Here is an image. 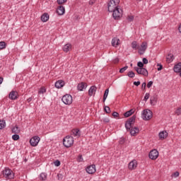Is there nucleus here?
Returning a JSON list of instances; mask_svg holds the SVG:
<instances>
[{
  "instance_id": "36",
  "label": "nucleus",
  "mask_w": 181,
  "mask_h": 181,
  "mask_svg": "<svg viewBox=\"0 0 181 181\" xmlns=\"http://www.w3.org/2000/svg\"><path fill=\"white\" fill-rule=\"evenodd\" d=\"M6 47V43L5 42H0V50L5 49Z\"/></svg>"
},
{
  "instance_id": "55",
  "label": "nucleus",
  "mask_w": 181,
  "mask_h": 181,
  "mask_svg": "<svg viewBox=\"0 0 181 181\" xmlns=\"http://www.w3.org/2000/svg\"><path fill=\"white\" fill-rule=\"evenodd\" d=\"M63 177V175L62 174H58V179L60 180Z\"/></svg>"
},
{
  "instance_id": "2",
  "label": "nucleus",
  "mask_w": 181,
  "mask_h": 181,
  "mask_svg": "<svg viewBox=\"0 0 181 181\" xmlns=\"http://www.w3.org/2000/svg\"><path fill=\"white\" fill-rule=\"evenodd\" d=\"M153 117L152 111L149 109H145L141 112V118L144 121H149V119H151Z\"/></svg>"
},
{
  "instance_id": "52",
  "label": "nucleus",
  "mask_w": 181,
  "mask_h": 181,
  "mask_svg": "<svg viewBox=\"0 0 181 181\" xmlns=\"http://www.w3.org/2000/svg\"><path fill=\"white\" fill-rule=\"evenodd\" d=\"M143 63H144V64H148V60L146 58L143 59Z\"/></svg>"
},
{
  "instance_id": "9",
  "label": "nucleus",
  "mask_w": 181,
  "mask_h": 181,
  "mask_svg": "<svg viewBox=\"0 0 181 181\" xmlns=\"http://www.w3.org/2000/svg\"><path fill=\"white\" fill-rule=\"evenodd\" d=\"M158 156H159V152L158 151V150L154 149L150 151L149 153V158L150 159H152V160H155L158 159Z\"/></svg>"
},
{
  "instance_id": "17",
  "label": "nucleus",
  "mask_w": 181,
  "mask_h": 181,
  "mask_svg": "<svg viewBox=\"0 0 181 181\" xmlns=\"http://www.w3.org/2000/svg\"><path fill=\"white\" fill-rule=\"evenodd\" d=\"M130 134L133 136H135V135L139 134V129L138 127H132L130 129Z\"/></svg>"
},
{
  "instance_id": "24",
  "label": "nucleus",
  "mask_w": 181,
  "mask_h": 181,
  "mask_svg": "<svg viewBox=\"0 0 181 181\" xmlns=\"http://www.w3.org/2000/svg\"><path fill=\"white\" fill-rule=\"evenodd\" d=\"M173 60H175V57H173V54H169L166 57L167 63H172Z\"/></svg>"
},
{
  "instance_id": "38",
  "label": "nucleus",
  "mask_w": 181,
  "mask_h": 181,
  "mask_svg": "<svg viewBox=\"0 0 181 181\" xmlns=\"http://www.w3.org/2000/svg\"><path fill=\"white\" fill-rule=\"evenodd\" d=\"M127 76L130 77V78H134V77H135V73H134V71H129Z\"/></svg>"
},
{
  "instance_id": "43",
  "label": "nucleus",
  "mask_w": 181,
  "mask_h": 181,
  "mask_svg": "<svg viewBox=\"0 0 181 181\" xmlns=\"http://www.w3.org/2000/svg\"><path fill=\"white\" fill-rule=\"evenodd\" d=\"M137 66H138L139 69H142V68H144V63L139 62L137 63Z\"/></svg>"
},
{
  "instance_id": "20",
  "label": "nucleus",
  "mask_w": 181,
  "mask_h": 181,
  "mask_svg": "<svg viewBox=\"0 0 181 181\" xmlns=\"http://www.w3.org/2000/svg\"><path fill=\"white\" fill-rule=\"evenodd\" d=\"M64 86V81L59 80L55 83L56 88H62Z\"/></svg>"
},
{
  "instance_id": "60",
  "label": "nucleus",
  "mask_w": 181,
  "mask_h": 181,
  "mask_svg": "<svg viewBox=\"0 0 181 181\" xmlns=\"http://www.w3.org/2000/svg\"><path fill=\"white\" fill-rule=\"evenodd\" d=\"M93 4H94L93 1H90V5H93Z\"/></svg>"
},
{
  "instance_id": "13",
  "label": "nucleus",
  "mask_w": 181,
  "mask_h": 181,
  "mask_svg": "<svg viewBox=\"0 0 181 181\" xmlns=\"http://www.w3.org/2000/svg\"><path fill=\"white\" fill-rule=\"evenodd\" d=\"M65 12H66V9L63 6H59L57 7V13H58V15L59 16L64 15Z\"/></svg>"
},
{
  "instance_id": "21",
  "label": "nucleus",
  "mask_w": 181,
  "mask_h": 181,
  "mask_svg": "<svg viewBox=\"0 0 181 181\" xmlns=\"http://www.w3.org/2000/svg\"><path fill=\"white\" fill-rule=\"evenodd\" d=\"M150 103L152 105H156V103H158V97H156V95L151 97Z\"/></svg>"
},
{
  "instance_id": "33",
  "label": "nucleus",
  "mask_w": 181,
  "mask_h": 181,
  "mask_svg": "<svg viewBox=\"0 0 181 181\" xmlns=\"http://www.w3.org/2000/svg\"><path fill=\"white\" fill-rule=\"evenodd\" d=\"M135 118H136L135 116H133V117H130L129 119V120L127 121V122H129L132 125H133L134 122H135Z\"/></svg>"
},
{
  "instance_id": "1",
  "label": "nucleus",
  "mask_w": 181,
  "mask_h": 181,
  "mask_svg": "<svg viewBox=\"0 0 181 181\" xmlns=\"http://www.w3.org/2000/svg\"><path fill=\"white\" fill-rule=\"evenodd\" d=\"M119 7V0H110L107 4V9L109 12H112V11H115V9Z\"/></svg>"
},
{
  "instance_id": "27",
  "label": "nucleus",
  "mask_w": 181,
  "mask_h": 181,
  "mask_svg": "<svg viewBox=\"0 0 181 181\" xmlns=\"http://www.w3.org/2000/svg\"><path fill=\"white\" fill-rule=\"evenodd\" d=\"M134 112H135V110L134 109H132L124 113V117H131V115H132Z\"/></svg>"
},
{
  "instance_id": "3",
  "label": "nucleus",
  "mask_w": 181,
  "mask_h": 181,
  "mask_svg": "<svg viewBox=\"0 0 181 181\" xmlns=\"http://www.w3.org/2000/svg\"><path fill=\"white\" fill-rule=\"evenodd\" d=\"M74 144V139L71 136H66L63 139V145L65 148H70Z\"/></svg>"
},
{
  "instance_id": "49",
  "label": "nucleus",
  "mask_w": 181,
  "mask_h": 181,
  "mask_svg": "<svg viewBox=\"0 0 181 181\" xmlns=\"http://www.w3.org/2000/svg\"><path fill=\"white\" fill-rule=\"evenodd\" d=\"M54 165H55L56 166H59L60 165V160H57L54 162Z\"/></svg>"
},
{
  "instance_id": "42",
  "label": "nucleus",
  "mask_w": 181,
  "mask_h": 181,
  "mask_svg": "<svg viewBox=\"0 0 181 181\" xmlns=\"http://www.w3.org/2000/svg\"><path fill=\"white\" fill-rule=\"evenodd\" d=\"M12 139H13V141H18L19 139V135L14 134L13 135Z\"/></svg>"
},
{
  "instance_id": "37",
  "label": "nucleus",
  "mask_w": 181,
  "mask_h": 181,
  "mask_svg": "<svg viewBox=\"0 0 181 181\" xmlns=\"http://www.w3.org/2000/svg\"><path fill=\"white\" fill-rule=\"evenodd\" d=\"M125 128L127 129H131L132 128V124L130 122H127L125 124Z\"/></svg>"
},
{
  "instance_id": "59",
  "label": "nucleus",
  "mask_w": 181,
  "mask_h": 181,
  "mask_svg": "<svg viewBox=\"0 0 181 181\" xmlns=\"http://www.w3.org/2000/svg\"><path fill=\"white\" fill-rule=\"evenodd\" d=\"M3 81H4V78H0V84H2Z\"/></svg>"
},
{
  "instance_id": "14",
  "label": "nucleus",
  "mask_w": 181,
  "mask_h": 181,
  "mask_svg": "<svg viewBox=\"0 0 181 181\" xmlns=\"http://www.w3.org/2000/svg\"><path fill=\"white\" fill-rule=\"evenodd\" d=\"M120 41L119 39H118L117 37H114L112 40V46H113V47H118V46H119L120 45Z\"/></svg>"
},
{
  "instance_id": "29",
  "label": "nucleus",
  "mask_w": 181,
  "mask_h": 181,
  "mask_svg": "<svg viewBox=\"0 0 181 181\" xmlns=\"http://www.w3.org/2000/svg\"><path fill=\"white\" fill-rule=\"evenodd\" d=\"M46 179H47V174L42 173L40 175V180H46Z\"/></svg>"
},
{
  "instance_id": "18",
  "label": "nucleus",
  "mask_w": 181,
  "mask_h": 181,
  "mask_svg": "<svg viewBox=\"0 0 181 181\" xmlns=\"http://www.w3.org/2000/svg\"><path fill=\"white\" fill-rule=\"evenodd\" d=\"M77 88L79 91H83V90L87 88V83L82 82L78 85Z\"/></svg>"
},
{
  "instance_id": "54",
  "label": "nucleus",
  "mask_w": 181,
  "mask_h": 181,
  "mask_svg": "<svg viewBox=\"0 0 181 181\" xmlns=\"http://www.w3.org/2000/svg\"><path fill=\"white\" fill-rule=\"evenodd\" d=\"M140 84H141V82H139V81H137V82H136V81H134V86H136L137 87H138V86H139Z\"/></svg>"
},
{
  "instance_id": "31",
  "label": "nucleus",
  "mask_w": 181,
  "mask_h": 181,
  "mask_svg": "<svg viewBox=\"0 0 181 181\" xmlns=\"http://www.w3.org/2000/svg\"><path fill=\"white\" fill-rule=\"evenodd\" d=\"M108 93H110V90L109 89H106L105 90V93L103 95V102L105 103V100H107V97H108Z\"/></svg>"
},
{
  "instance_id": "26",
  "label": "nucleus",
  "mask_w": 181,
  "mask_h": 181,
  "mask_svg": "<svg viewBox=\"0 0 181 181\" xmlns=\"http://www.w3.org/2000/svg\"><path fill=\"white\" fill-rule=\"evenodd\" d=\"M168 136V132H161L159 134L160 139H165Z\"/></svg>"
},
{
  "instance_id": "35",
  "label": "nucleus",
  "mask_w": 181,
  "mask_h": 181,
  "mask_svg": "<svg viewBox=\"0 0 181 181\" xmlns=\"http://www.w3.org/2000/svg\"><path fill=\"white\" fill-rule=\"evenodd\" d=\"M175 115H181V107H177L175 111Z\"/></svg>"
},
{
  "instance_id": "61",
  "label": "nucleus",
  "mask_w": 181,
  "mask_h": 181,
  "mask_svg": "<svg viewBox=\"0 0 181 181\" xmlns=\"http://www.w3.org/2000/svg\"><path fill=\"white\" fill-rule=\"evenodd\" d=\"M178 73H180V77H181V69H180V71L178 72Z\"/></svg>"
},
{
  "instance_id": "56",
  "label": "nucleus",
  "mask_w": 181,
  "mask_h": 181,
  "mask_svg": "<svg viewBox=\"0 0 181 181\" xmlns=\"http://www.w3.org/2000/svg\"><path fill=\"white\" fill-rule=\"evenodd\" d=\"M162 69H163V66H162V65H160V67L158 68V71H160V70H162Z\"/></svg>"
},
{
  "instance_id": "51",
  "label": "nucleus",
  "mask_w": 181,
  "mask_h": 181,
  "mask_svg": "<svg viewBox=\"0 0 181 181\" xmlns=\"http://www.w3.org/2000/svg\"><path fill=\"white\" fill-rule=\"evenodd\" d=\"M112 116L114 117V118H117L118 117V112H113Z\"/></svg>"
},
{
  "instance_id": "40",
  "label": "nucleus",
  "mask_w": 181,
  "mask_h": 181,
  "mask_svg": "<svg viewBox=\"0 0 181 181\" xmlns=\"http://www.w3.org/2000/svg\"><path fill=\"white\" fill-rule=\"evenodd\" d=\"M128 69V66H126L119 70V73H124V71H126Z\"/></svg>"
},
{
  "instance_id": "34",
  "label": "nucleus",
  "mask_w": 181,
  "mask_h": 181,
  "mask_svg": "<svg viewBox=\"0 0 181 181\" xmlns=\"http://www.w3.org/2000/svg\"><path fill=\"white\" fill-rule=\"evenodd\" d=\"M45 93H46V88L43 86L39 90L38 94H45Z\"/></svg>"
},
{
  "instance_id": "57",
  "label": "nucleus",
  "mask_w": 181,
  "mask_h": 181,
  "mask_svg": "<svg viewBox=\"0 0 181 181\" xmlns=\"http://www.w3.org/2000/svg\"><path fill=\"white\" fill-rule=\"evenodd\" d=\"M141 87L145 88L146 87V83H143Z\"/></svg>"
},
{
  "instance_id": "11",
  "label": "nucleus",
  "mask_w": 181,
  "mask_h": 181,
  "mask_svg": "<svg viewBox=\"0 0 181 181\" xmlns=\"http://www.w3.org/2000/svg\"><path fill=\"white\" fill-rule=\"evenodd\" d=\"M138 74H141L142 76H148V70L145 68H134Z\"/></svg>"
},
{
  "instance_id": "32",
  "label": "nucleus",
  "mask_w": 181,
  "mask_h": 181,
  "mask_svg": "<svg viewBox=\"0 0 181 181\" xmlns=\"http://www.w3.org/2000/svg\"><path fill=\"white\" fill-rule=\"evenodd\" d=\"M6 127V122L5 120H0V129H4Z\"/></svg>"
},
{
  "instance_id": "10",
  "label": "nucleus",
  "mask_w": 181,
  "mask_h": 181,
  "mask_svg": "<svg viewBox=\"0 0 181 181\" xmlns=\"http://www.w3.org/2000/svg\"><path fill=\"white\" fill-rule=\"evenodd\" d=\"M138 167V161L136 160H132L128 165L129 170H135L136 168Z\"/></svg>"
},
{
  "instance_id": "23",
  "label": "nucleus",
  "mask_w": 181,
  "mask_h": 181,
  "mask_svg": "<svg viewBox=\"0 0 181 181\" xmlns=\"http://www.w3.org/2000/svg\"><path fill=\"white\" fill-rule=\"evenodd\" d=\"M180 71H181V62H179L178 64L175 65L174 71L175 73H180Z\"/></svg>"
},
{
  "instance_id": "58",
  "label": "nucleus",
  "mask_w": 181,
  "mask_h": 181,
  "mask_svg": "<svg viewBox=\"0 0 181 181\" xmlns=\"http://www.w3.org/2000/svg\"><path fill=\"white\" fill-rule=\"evenodd\" d=\"M178 30H179L180 33H181V24L178 27Z\"/></svg>"
},
{
  "instance_id": "39",
  "label": "nucleus",
  "mask_w": 181,
  "mask_h": 181,
  "mask_svg": "<svg viewBox=\"0 0 181 181\" xmlns=\"http://www.w3.org/2000/svg\"><path fill=\"white\" fill-rule=\"evenodd\" d=\"M57 2L59 5H63V4H66V2H67V0H57Z\"/></svg>"
},
{
  "instance_id": "12",
  "label": "nucleus",
  "mask_w": 181,
  "mask_h": 181,
  "mask_svg": "<svg viewBox=\"0 0 181 181\" xmlns=\"http://www.w3.org/2000/svg\"><path fill=\"white\" fill-rule=\"evenodd\" d=\"M86 170L89 175H93L95 173V172H97V170L95 169V165H91L88 166Z\"/></svg>"
},
{
  "instance_id": "8",
  "label": "nucleus",
  "mask_w": 181,
  "mask_h": 181,
  "mask_svg": "<svg viewBox=\"0 0 181 181\" xmlns=\"http://www.w3.org/2000/svg\"><path fill=\"white\" fill-rule=\"evenodd\" d=\"M40 142V137L35 136L30 139V144L31 146H37V144Z\"/></svg>"
},
{
  "instance_id": "41",
  "label": "nucleus",
  "mask_w": 181,
  "mask_h": 181,
  "mask_svg": "<svg viewBox=\"0 0 181 181\" xmlns=\"http://www.w3.org/2000/svg\"><path fill=\"white\" fill-rule=\"evenodd\" d=\"M102 122H105L106 124H108L110 122V119L108 117H104L102 119Z\"/></svg>"
},
{
  "instance_id": "4",
  "label": "nucleus",
  "mask_w": 181,
  "mask_h": 181,
  "mask_svg": "<svg viewBox=\"0 0 181 181\" xmlns=\"http://www.w3.org/2000/svg\"><path fill=\"white\" fill-rule=\"evenodd\" d=\"M3 176L4 177H5L6 179H13L15 175L13 174V171H12L11 169L9 168H5L3 170Z\"/></svg>"
},
{
  "instance_id": "45",
  "label": "nucleus",
  "mask_w": 181,
  "mask_h": 181,
  "mask_svg": "<svg viewBox=\"0 0 181 181\" xmlns=\"http://www.w3.org/2000/svg\"><path fill=\"white\" fill-rule=\"evenodd\" d=\"M127 20L129 21V22H132V21H134V16H129L127 17Z\"/></svg>"
},
{
  "instance_id": "44",
  "label": "nucleus",
  "mask_w": 181,
  "mask_h": 181,
  "mask_svg": "<svg viewBox=\"0 0 181 181\" xmlns=\"http://www.w3.org/2000/svg\"><path fill=\"white\" fill-rule=\"evenodd\" d=\"M105 111L107 112V114H110V112H111V109H110V107H105Z\"/></svg>"
},
{
  "instance_id": "50",
  "label": "nucleus",
  "mask_w": 181,
  "mask_h": 181,
  "mask_svg": "<svg viewBox=\"0 0 181 181\" xmlns=\"http://www.w3.org/2000/svg\"><path fill=\"white\" fill-rule=\"evenodd\" d=\"M83 156H78V162H83Z\"/></svg>"
},
{
  "instance_id": "25",
  "label": "nucleus",
  "mask_w": 181,
  "mask_h": 181,
  "mask_svg": "<svg viewBox=\"0 0 181 181\" xmlns=\"http://www.w3.org/2000/svg\"><path fill=\"white\" fill-rule=\"evenodd\" d=\"M41 21L42 22H47L49 21V14L47 13H44L41 16Z\"/></svg>"
},
{
  "instance_id": "19",
  "label": "nucleus",
  "mask_w": 181,
  "mask_h": 181,
  "mask_svg": "<svg viewBox=\"0 0 181 181\" xmlns=\"http://www.w3.org/2000/svg\"><path fill=\"white\" fill-rule=\"evenodd\" d=\"M95 91H97V88L95 86H91L88 90V94L91 97L95 94Z\"/></svg>"
},
{
  "instance_id": "5",
  "label": "nucleus",
  "mask_w": 181,
  "mask_h": 181,
  "mask_svg": "<svg viewBox=\"0 0 181 181\" xmlns=\"http://www.w3.org/2000/svg\"><path fill=\"white\" fill-rule=\"evenodd\" d=\"M112 12H113L112 16L114 19H119L122 16V9L121 7H117V8H115Z\"/></svg>"
},
{
  "instance_id": "46",
  "label": "nucleus",
  "mask_w": 181,
  "mask_h": 181,
  "mask_svg": "<svg viewBox=\"0 0 181 181\" xmlns=\"http://www.w3.org/2000/svg\"><path fill=\"white\" fill-rule=\"evenodd\" d=\"M153 84V81H149L148 83H147V88H151V87H152V85Z\"/></svg>"
},
{
  "instance_id": "22",
  "label": "nucleus",
  "mask_w": 181,
  "mask_h": 181,
  "mask_svg": "<svg viewBox=\"0 0 181 181\" xmlns=\"http://www.w3.org/2000/svg\"><path fill=\"white\" fill-rule=\"evenodd\" d=\"M71 135H73V136H80V130L78 129H72Z\"/></svg>"
},
{
  "instance_id": "47",
  "label": "nucleus",
  "mask_w": 181,
  "mask_h": 181,
  "mask_svg": "<svg viewBox=\"0 0 181 181\" xmlns=\"http://www.w3.org/2000/svg\"><path fill=\"white\" fill-rule=\"evenodd\" d=\"M173 177H179V172H175L172 175Z\"/></svg>"
},
{
  "instance_id": "28",
  "label": "nucleus",
  "mask_w": 181,
  "mask_h": 181,
  "mask_svg": "<svg viewBox=\"0 0 181 181\" xmlns=\"http://www.w3.org/2000/svg\"><path fill=\"white\" fill-rule=\"evenodd\" d=\"M132 47L135 50H138V48L139 47V45H138V42H136V41H134L132 42Z\"/></svg>"
},
{
  "instance_id": "53",
  "label": "nucleus",
  "mask_w": 181,
  "mask_h": 181,
  "mask_svg": "<svg viewBox=\"0 0 181 181\" xmlns=\"http://www.w3.org/2000/svg\"><path fill=\"white\" fill-rule=\"evenodd\" d=\"M118 62H119V59H118V58H116V59H115L113 60V63H114L115 64H117V63H118Z\"/></svg>"
},
{
  "instance_id": "15",
  "label": "nucleus",
  "mask_w": 181,
  "mask_h": 181,
  "mask_svg": "<svg viewBox=\"0 0 181 181\" xmlns=\"http://www.w3.org/2000/svg\"><path fill=\"white\" fill-rule=\"evenodd\" d=\"M18 97V92L13 90L9 93L10 100H17Z\"/></svg>"
},
{
  "instance_id": "30",
  "label": "nucleus",
  "mask_w": 181,
  "mask_h": 181,
  "mask_svg": "<svg viewBox=\"0 0 181 181\" xmlns=\"http://www.w3.org/2000/svg\"><path fill=\"white\" fill-rule=\"evenodd\" d=\"M12 132L13 134H19V132H21V129H19L18 126H16L12 129Z\"/></svg>"
},
{
  "instance_id": "7",
  "label": "nucleus",
  "mask_w": 181,
  "mask_h": 181,
  "mask_svg": "<svg viewBox=\"0 0 181 181\" xmlns=\"http://www.w3.org/2000/svg\"><path fill=\"white\" fill-rule=\"evenodd\" d=\"M146 49H148V42H144L140 46L139 45V48L137 50L139 54H144V53H145V52L146 51Z\"/></svg>"
},
{
  "instance_id": "6",
  "label": "nucleus",
  "mask_w": 181,
  "mask_h": 181,
  "mask_svg": "<svg viewBox=\"0 0 181 181\" xmlns=\"http://www.w3.org/2000/svg\"><path fill=\"white\" fill-rule=\"evenodd\" d=\"M62 100L66 105H70L73 103V97L71 95H65L62 97Z\"/></svg>"
},
{
  "instance_id": "48",
  "label": "nucleus",
  "mask_w": 181,
  "mask_h": 181,
  "mask_svg": "<svg viewBox=\"0 0 181 181\" xmlns=\"http://www.w3.org/2000/svg\"><path fill=\"white\" fill-rule=\"evenodd\" d=\"M148 100H149V93H146L144 96V101H147Z\"/></svg>"
},
{
  "instance_id": "16",
  "label": "nucleus",
  "mask_w": 181,
  "mask_h": 181,
  "mask_svg": "<svg viewBox=\"0 0 181 181\" xmlns=\"http://www.w3.org/2000/svg\"><path fill=\"white\" fill-rule=\"evenodd\" d=\"M62 49L65 53H69V52H70V50L72 49L71 44L67 43L66 45H64Z\"/></svg>"
}]
</instances>
